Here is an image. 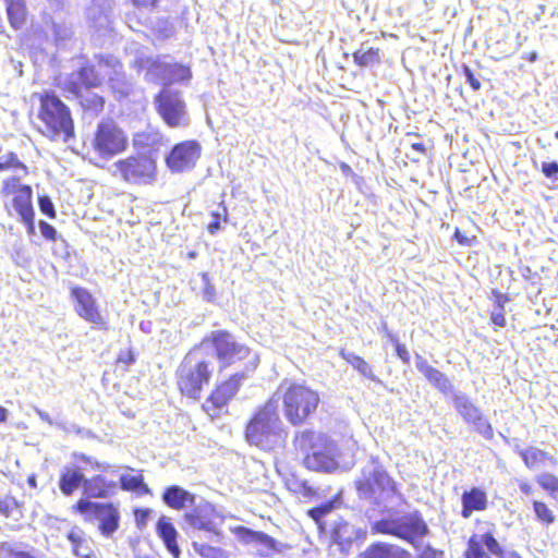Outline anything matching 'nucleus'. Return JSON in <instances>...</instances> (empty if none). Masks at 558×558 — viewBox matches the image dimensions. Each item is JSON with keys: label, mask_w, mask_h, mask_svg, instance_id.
I'll list each match as a JSON object with an SVG mask.
<instances>
[{"label": "nucleus", "mask_w": 558, "mask_h": 558, "mask_svg": "<svg viewBox=\"0 0 558 558\" xmlns=\"http://www.w3.org/2000/svg\"><path fill=\"white\" fill-rule=\"evenodd\" d=\"M191 78V71L189 68L177 63H168L167 75L163 85L172 83L184 82Z\"/></svg>", "instance_id": "72a5a7b5"}, {"label": "nucleus", "mask_w": 558, "mask_h": 558, "mask_svg": "<svg viewBox=\"0 0 558 558\" xmlns=\"http://www.w3.org/2000/svg\"><path fill=\"white\" fill-rule=\"evenodd\" d=\"M39 131L51 140L66 142L73 135V121L66 106L54 95H39Z\"/></svg>", "instance_id": "39448f33"}, {"label": "nucleus", "mask_w": 558, "mask_h": 558, "mask_svg": "<svg viewBox=\"0 0 558 558\" xmlns=\"http://www.w3.org/2000/svg\"><path fill=\"white\" fill-rule=\"evenodd\" d=\"M480 543L497 557H499L505 551L501 549L497 539L489 533L482 535Z\"/></svg>", "instance_id": "c03bdc74"}, {"label": "nucleus", "mask_w": 558, "mask_h": 558, "mask_svg": "<svg viewBox=\"0 0 558 558\" xmlns=\"http://www.w3.org/2000/svg\"><path fill=\"white\" fill-rule=\"evenodd\" d=\"M533 508L535 515L538 521L545 524H551L555 522V515L553 511L542 501H533Z\"/></svg>", "instance_id": "a19ab883"}, {"label": "nucleus", "mask_w": 558, "mask_h": 558, "mask_svg": "<svg viewBox=\"0 0 558 558\" xmlns=\"http://www.w3.org/2000/svg\"><path fill=\"white\" fill-rule=\"evenodd\" d=\"M486 493L477 487H473L462 495V511L463 518L469 519L473 511H483L487 508Z\"/></svg>", "instance_id": "a878e982"}, {"label": "nucleus", "mask_w": 558, "mask_h": 558, "mask_svg": "<svg viewBox=\"0 0 558 558\" xmlns=\"http://www.w3.org/2000/svg\"><path fill=\"white\" fill-rule=\"evenodd\" d=\"M100 71H105L106 78H108L111 88L120 94L126 96L132 89V84L126 80L122 72L121 62L113 56H101L99 58Z\"/></svg>", "instance_id": "2eb2a0df"}, {"label": "nucleus", "mask_w": 558, "mask_h": 558, "mask_svg": "<svg viewBox=\"0 0 558 558\" xmlns=\"http://www.w3.org/2000/svg\"><path fill=\"white\" fill-rule=\"evenodd\" d=\"M86 481L84 474L75 465H65L62 468L59 478V488L65 496H71L80 486L84 487Z\"/></svg>", "instance_id": "b1692460"}, {"label": "nucleus", "mask_w": 558, "mask_h": 558, "mask_svg": "<svg viewBox=\"0 0 558 558\" xmlns=\"http://www.w3.org/2000/svg\"><path fill=\"white\" fill-rule=\"evenodd\" d=\"M113 174L133 184H148L155 178V161L145 156H130L113 163Z\"/></svg>", "instance_id": "9b49d317"}, {"label": "nucleus", "mask_w": 558, "mask_h": 558, "mask_svg": "<svg viewBox=\"0 0 558 558\" xmlns=\"http://www.w3.org/2000/svg\"><path fill=\"white\" fill-rule=\"evenodd\" d=\"M5 170H17L23 174H27V167L22 161H20L17 156L12 151H9L0 157V171Z\"/></svg>", "instance_id": "4c0bfd02"}, {"label": "nucleus", "mask_w": 558, "mask_h": 558, "mask_svg": "<svg viewBox=\"0 0 558 558\" xmlns=\"http://www.w3.org/2000/svg\"><path fill=\"white\" fill-rule=\"evenodd\" d=\"M32 198V187L29 185H22L12 199L13 208L20 216L21 221L31 222L32 216H35Z\"/></svg>", "instance_id": "393cba45"}, {"label": "nucleus", "mask_w": 558, "mask_h": 558, "mask_svg": "<svg viewBox=\"0 0 558 558\" xmlns=\"http://www.w3.org/2000/svg\"><path fill=\"white\" fill-rule=\"evenodd\" d=\"M220 229V220L215 219L213 222L208 225V232L210 234H216L217 231Z\"/></svg>", "instance_id": "680f3d73"}, {"label": "nucleus", "mask_w": 558, "mask_h": 558, "mask_svg": "<svg viewBox=\"0 0 558 558\" xmlns=\"http://www.w3.org/2000/svg\"><path fill=\"white\" fill-rule=\"evenodd\" d=\"M214 508L209 504L198 505L193 510L185 512L183 515L182 529L207 531L216 533V526L213 521Z\"/></svg>", "instance_id": "f3484780"}, {"label": "nucleus", "mask_w": 558, "mask_h": 558, "mask_svg": "<svg viewBox=\"0 0 558 558\" xmlns=\"http://www.w3.org/2000/svg\"><path fill=\"white\" fill-rule=\"evenodd\" d=\"M213 373V367L205 361L198 348L191 351L178 369V385L182 393L196 399L204 385H207Z\"/></svg>", "instance_id": "423d86ee"}, {"label": "nucleus", "mask_w": 558, "mask_h": 558, "mask_svg": "<svg viewBox=\"0 0 558 558\" xmlns=\"http://www.w3.org/2000/svg\"><path fill=\"white\" fill-rule=\"evenodd\" d=\"M155 105L158 113L170 128H185L190 124L186 104L179 92L165 86L155 97Z\"/></svg>", "instance_id": "1a4fd4ad"}, {"label": "nucleus", "mask_w": 558, "mask_h": 558, "mask_svg": "<svg viewBox=\"0 0 558 558\" xmlns=\"http://www.w3.org/2000/svg\"><path fill=\"white\" fill-rule=\"evenodd\" d=\"M452 402L458 414L468 424L485 438L493 437V428L490 424L483 417L481 410L471 401L469 396L461 391H453Z\"/></svg>", "instance_id": "f8f14e48"}, {"label": "nucleus", "mask_w": 558, "mask_h": 558, "mask_svg": "<svg viewBox=\"0 0 558 558\" xmlns=\"http://www.w3.org/2000/svg\"><path fill=\"white\" fill-rule=\"evenodd\" d=\"M119 480L123 490H136L145 494L149 493L142 475L122 474L119 476Z\"/></svg>", "instance_id": "c9c22d12"}, {"label": "nucleus", "mask_w": 558, "mask_h": 558, "mask_svg": "<svg viewBox=\"0 0 558 558\" xmlns=\"http://www.w3.org/2000/svg\"><path fill=\"white\" fill-rule=\"evenodd\" d=\"M499 558H521L517 553L514 551H504Z\"/></svg>", "instance_id": "0e129e2a"}, {"label": "nucleus", "mask_w": 558, "mask_h": 558, "mask_svg": "<svg viewBox=\"0 0 558 558\" xmlns=\"http://www.w3.org/2000/svg\"><path fill=\"white\" fill-rule=\"evenodd\" d=\"M353 60L360 66H373L380 62L379 49L363 44L360 49L353 53Z\"/></svg>", "instance_id": "2f4dec72"}, {"label": "nucleus", "mask_w": 558, "mask_h": 558, "mask_svg": "<svg viewBox=\"0 0 558 558\" xmlns=\"http://www.w3.org/2000/svg\"><path fill=\"white\" fill-rule=\"evenodd\" d=\"M8 16L11 25L19 29L25 22L26 10L24 2H9L7 7Z\"/></svg>", "instance_id": "f704fd0d"}, {"label": "nucleus", "mask_w": 558, "mask_h": 558, "mask_svg": "<svg viewBox=\"0 0 558 558\" xmlns=\"http://www.w3.org/2000/svg\"><path fill=\"white\" fill-rule=\"evenodd\" d=\"M298 493L304 498H314L317 495V490L307 482L299 484Z\"/></svg>", "instance_id": "5fc2aeb1"}, {"label": "nucleus", "mask_w": 558, "mask_h": 558, "mask_svg": "<svg viewBox=\"0 0 558 558\" xmlns=\"http://www.w3.org/2000/svg\"><path fill=\"white\" fill-rule=\"evenodd\" d=\"M39 229L44 238L51 241L56 240L57 230L51 225L46 221H40Z\"/></svg>", "instance_id": "864d4df0"}, {"label": "nucleus", "mask_w": 558, "mask_h": 558, "mask_svg": "<svg viewBox=\"0 0 558 558\" xmlns=\"http://www.w3.org/2000/svg\"><path fill=\"white\" fill-rule=\"evenodd\" d=\"M542 172L545 174V177L557 180L558 174V162H543L542 163Z\"/></svg>", "instance_id": "603ef678"}, {"label": "nucleus", "mask_w": 558, "mask_h": 558, "mask_svg": "<svg viewBox=\"0 0 558 558\" xmlns=\"http://www.w3.org/2000/svg\"><path fill=\"white\" fill-rule=\"evenodd\" d=\"M492 320H493V323L495 325H497L499 327H504L505 324H506V318H505V316L501 313L493 314L492 315Z\"/></svg>", "instance_id": "052dcab7"}, {"label": "nucleus", "mask_w": 558, "mask_h": 558, "mask_svg": "<svg viewBox=\"0 0 558 558\" xmlns=\"http://www.w3.org/2000/svg\"><path fill=\"white\" fill-rule=\"evenodd\" d=\"M17 507L16 501L12 497L0 498V513L9 517Z\"/></svg>", "instance_id": "09e8293b"}, {"label": "nucleus", "mask_w": 558, "mask_h": 558, "mask_svg": "<svg viewBox=\"0 0 558 558\" xmlns=\"http://www.w3.org/2000/svg\"><path fill=\"white\" fill-rule=\"evenodd\" d=\"M287 433L280 420L276 399H269L251 418L246 426V440L263 450L280 446Z\"/></svg>", "instance_id": "f03ea898"}, {"label": "nucleus", "mask_w": 558, "mask_h": 558, "mask_svg": "<svg viewBox=\"0 0 558 558\" xmlns=\"http://www.w3.org/2000/svg\"><path fill=\"white\" fill-rule=\"evenodd\" d=\"M100 504L92 502L85 499L78 500L76 504V509L81 513H93L95 515L97 507H99Z\"/></svg>", "instance_id": "3c124183"}, {"label": "nucleus", "mask_w": 558, "mask_h": 558, "mask_svg": "<svg viewBox=\"0 0 558 558\" xmlns=\"http://www.w3.org/2000/svg\"><path fill=\"white\" fill-rule=\"evenodd\" d=\"M213 217L219 220L222 218L225 221H228V210L223 202L220 203L219 209L213 213Z\"/></svg>", "instance_id": "13d9d810"}, {"label": "nucleus", "mask_w": 558, "mask_h": 558, "mask_svg": "<svg viewBox=\"0 0 558 558\" xmlns=\"http://www.w3.org/2000/svg\"><path fill=\"white\" fill-rule=\"evenodd\" d=\"M72 296L75 300V311L80 317L93 324L98 329H108L106 317L99 312L94 296L83 288H73Z\"/></svg>", "instance_id": "ddd939ff"}, {"label": "nucleus", "mask_w": 558, "mask_h": 558, "mask_svg": "<svg viewBox=\"0 0 558 558\" xmlns=\"http://www.w3.org/2000/svg\"><path fill=\"white\" fill-rule=\"evenodd\" d=\"M335 502V500L327 501L319 507H315L308 510V515L316 522L320 530H325V523L323 522V519L333 510Z\"/></svg>", "instance_id": "58836bf2"}, {"label": "nucleus", "mask_w": 558, "mask_h": 558, "mask_svg": "<svg viewBox=\"0 0 558 558\" xmlns=\"http://www.w3.org/2000/svg\"><path fill=\"white\" fill-rule=\"evenodd\" d=\"M193 548L203 558H229L226 550L207 544L194 543Z\"/></svg>", "instance_id": "ea45409f"}, {"label": "nucleus", "mask_w": 558, "mask_h": 558, "mask_svg": "<svg viewBox=\"0 0 558 558\" xmlns=\"http://www.w3.org/2000/svg\"><path fill=\"white\" fill-rule=\"evenodd\" d=\"M199 156L201 145L196 141H185L172 148L167 165L172 171L182 172L192 169Z\"/></svg>", "instance_id": "4468645a"}, {"label": "nucleus", "mask_w": 558, "mask_h": 558, "mask_svg": "<svg viewBox=\"0 0 558 558\" xmlns=\"http://www.w3.org/2000/svg\"><path fill=\"white\" fill-rule=\"evenodd\" d=\"M412 148L415 149L418 153H424L425 151V147H424L423 143H414V144H412Z\"/></svg>", "instance_id": "338daca9"}, {"label": "nucleus", "mask_w": 558, "mask_h": 558, "mask_svg": "<svg viewBox=\"0 0 558 558\" xmlns=\"http://www.w3.org/2000/svg\"><path fill=\"white\" fill-rule=\"evenodd\" d=\"M8 411L3 407H0V423L7 420Z\"/></svg>", "instance_id": "774afa93"}, {"label": "nucleus", "mask_w": 558, "mask_h": 558, "mask_svg": "<svg viewBox=\"0 0 558 558\" xmlns=\"http://www.w3.org/2000/svg\"><path fill=\"white\" fill-rule=\"evenodd\" d=\"M38 205H39V209L43 214L47 215L49 218L56 217L54 206L49 196H47V195L39 196Z\"/></svg>", "instance_id": "de8ad7c7"}, {"label": "nucleus", "mask_w": 558, "mask_h": 558, "mask_svg": "<svg viewBox=\"0 0 558 558\" xmlns=\"http://www.w3.org/2000/svg\"><path fill=\"white\" fill-rule=\"evenodd\" d=\"M157 533L162 539L166 548L173 555L174 558H179L180 548L177 543L178 532L174 525L170 522L169 518L162 515L157 522Z\"/></svg>", "instance_id": "cd10ccee"}, {"label": "nucleus", "mask_w": 558, "mask_h": 558, "mask_svg": "<svg viewBox=\"0 0 558 558\" xmlns=\"http://www.w3.org/2000/svg\"><path fill=\"white\" fill-rule=\"evenodd\" d=\"M463 74L466 78V82L471 85V87L474 90H478L481 88L480 80L475 77V75L468 65H463Z\"/></svg>", "instance_id": "6e6d98bb"}, {"label": "nucleus", "mask_w": 558, "mask_h": 558, "mask_svg": "<svg viewBox=\"0 0 558 558\" xmlns=\"http://www.w3.org/2000/svg\"><path fill=\"white\" fill-rule=\"evenodd\" d=\"M519 488H520V490H521L523 494H525V495H531V494H532V487H531V485H529V484H527V483H525V482L520 483Z\"/></svg>", "instance_id": "e2e57ef3"}, {"label": "nucleus", "mask_w": 558, "mask_h": 558, "mask_svg": "<svg viewBox=\"0 0 558 558\" xmlns=\"http://www.w3.org/2000/svg\"><path fill=\"white\" fill-rule=\"evenodd\" d=\"M537 483L545 489L553 494L558 492V478L549 473L541 474L537 477Z\"/></svg>", "instance_id": "79ce46f5"}, {"label": "nucleus", "mask_w": 558, "mask_h": 558, "mask_svg": "<svg viewBox=\"0 0 558 558\" xmlns=\"http://www.w3.org/2000/svg\"><path fill=\"white\" fill-rule=\"evenodd\" d=\"M23 553L24 551L15 550L11 543H2L0 545V558H17V556L23 555Z\"/></svg>", "instance_id": "8fccbe9b"}, {"label": "nucleus", "mask_w": 558, "mask_h": 558, "mask_svg": "<svg viewBox=\"0 0 558 558\" xmlns=\"http://www.w3.org/2000/svg\"><path fill=\"white\" fill-rule=\"evenodd\" d=\"M128 146V136L113 121L107 120L98 124L93 147L104 159H110L123 153Z\"/></svg>", "instance_id": "9d476101"}, {"label": "nucleus", "mask_w": 558, "mask_h": 558, "mask_svg": "<svg viewBox=\"0 0 558 558\" xmlns=\"http://www.w3.org/2000/svg\"><path fill=\"white\" fill-rule=\"evenodd\" d=\"M330 536L335 544L339 545L341 551H345L350 548L353 539L365 537V532L355 529L343 520L335 521Z\"/></svg>", "instance_id": "412c9836"}, {"label": "nucleus", "mask_w": 558, "mask_h": 558, "mask_svg": "<svg viewBox=\"0 0 558 558\" xmlns=\"http://www.w3.org/2000/svg\"><path fill=\"white\" fill-rule=\"evenodd\" d=\"M117 487V482L108 481L102 475H97L84 481V494L89 498L109 497L116 492Z\"/></svg>", "instance_id": "5701e85b"}, {"label": "nucleus", "mask_w": 558, "mask_h": 558, "mask_svg": "<svg viewBox=\"0 0 558 558\" xmlns=\"http://www.w3.org/2000/svg\"><path fill=\"white\" fill-rule=\"evenodd\" d=\"M361 558H411V556L397 545L379 542L368 546L361 554Z\"/></svg>", "instance_id": "bb28decb"}, {"label": "nucleus", "mask_w": 558, "mask_h": 558, "mask_svg": "<svg viewBox=\"0 0 558 558\" xmlns=\"http://www.w3.org/2000/svg\"><path fill=\"white\" fill-rule=\"evenodd\" d=\"M198 349L203 354H215L221 367L245 360L247 372H252L259 363L256 353L236 342L233 336L226 331H213L209 337L202 341Z\"/></svg>", "instance_id": "20e7f679"}, {"label": "nucleus", "mask_w": 558, "mask_h": 558, "mask_svg": "<svg viewBox=\"0 0 558 558\" xmlns=\"http://www.w3.org/2000/svg\"><path fill=\"white\" fill-rule=\"evenodd\" d=\"M415 366L417 371L422 373L425 378L441 393L452 395L453 391H456L450 379L444 373L429 365L423 356L416 355Z\"/></svg>", "instance_id": "aec40b11"}, {"label": "nucleus", "mask_w": 558, "mask_h": 558, "mask_svg": "<svg viewBox=\"0 0 558 558\" xmlns=\"http://www.w3.org/2000/svg\"><path fill=\"white\" fill-rule=\"evenodd\" d=\"M244 378V373H238L218 386L208 398L207 407L210 404L215 410L223 408L235 396Z\"/></svg>", "instance_id": "6ab92c4d"}, {"label": "nucleus", "mask_w": 558, "mask_h": 558, "mask_svg": "<svg viewBox=\"0 0 558 558\" xmlns=\"http://www.w3.org/2000/svg\"><path fill=\"white\" fill-rule=\"evenodd\" d=\"M23 222L26 225L29 233H33L35 231L34 216H32L31 222H28V221H23Z\"/></svg>", "instance_id": "69168bd1"}, {"label": "nucleus", "mask_w": 558, "mask_h": 558, "mask_svg": "<svg viewBox=\"0 0 558 558\" xmlns=\"http://www.w3.org/2000/svg\"><path fill=\"white\" fill-rule=\"evenodd\" d=\"M293 442L304 454L303 464L308 470L332 472L338 469V446L325 434L304 429L295 434Z\"/></svg>", "instance_id": "f257e3e1"}, {"label": "nucleus", "mask_w": 558, "mask_h": 558, "mask_svg": "<svg viewBox=\"0 0 558 558\" xmlns=\"http://www.w3.org/2000/svg\"><path fill=\"white\" fill-rule=\"evenodd\" d=\"M270 399H276V404L282 400L283 414L294 426L300 425L312 415L318 404L319 395L307 386L295 383H282Z\"/></svg>", "instance_id": "7ed1b4c3"}, {"label": "nucleus", "mask_w": 558, "mask_h": 558, "mask_svg": "<svg viewBox=\"0 0 558 558\" xmlns=\"http://www.w3.org/2000/svg\"><path fill=\"white\" fill-rule=\"evenodd\" d=\"M466 558H490L483 549L482 544L475 538L469 541Z\"/></svg>", "instance_id": "a18cd8bd"}, {"label": "nucleus", "mask_w": 558, "mask_h": 558, "mask_svg": "<svg viewBox=\"0 0 558 558\" xmlns=\"http://www.w3.org/2000/svg\"><path fill=\"white\" fill-rule=\"evenodd\" d=\"M105 71H100L99 62L96 66L88 65L81 69L78 73L80 81L82 84L87 87H96L99 86L102 81L106 78Z\"/></svg>", "instance_id": "473e14b6"}, {"label": "nucleus", "mask_w": 558, "mask_h": 558, "mask_svg": "<svg viewBox=\"0 0 558 558\" xmlns=\"http://www.w3.org/2000/svg\"><path fill=\"white\" fill-rule=\"evenodd\" d=\"M36 414L40 417L41 421L48 423L49 425L53 424V421L49 416V414L38 408L35 409Z\"/></svg>", "instance_id": "bf43d9fd"}, {"label": "nucleus", "mask_w": 558, "mask_h": 558, "mask_svg": "<svg viewBox=\"0 0 558 558\" xmlns=\"http://www.w3.org/2000/svg\"><path fill=\"white\" fill-rule=\"evenodd\" d=\"M388 338L396 347V353L400 360L404 363H409L410 354L404 344H401L396 336L390 332H387Z\"/></svg>", "instance_id": "49530a36"}, {"label": "nucleus", "mask_w": 558, "mask_h": 558, "mask_svg": "<svg viewBox=\"0 0 558 558\" xmlns=\"http://www.w3.org/2000/svg\"><path fill=\"white\" fill-rule=\"evenodd\" d=\"M359 495L376 504L391 498L396 494V485L387 472L377 463L371 462L356 481Z\"/></svg>", "instance_id": "0eeeda50"}, {"label": "nucleus", "mask_w": 558, "mask_h": 558, "mask_svg": "<svg viewBox=\"0 0 558 558\" xmlns=\"http://www.w3.org/2000/svg\"><path fill=\"white\" fill-rule=\"evenodd\" d=\"M520 456L522 457L525 465L530 469L535 468L547 459V453L535 447L521 450Z\"/></svg>", "instance_id": "e433bc0d"}, {"label": "nucleus", "mask_w": 558, "mask_h": 558, "mask_svg": "<svg viewBox=\"0 0 558 558\" xmlns=\"http://www.w3.org/2000/svg\"><path fill=\"white\" fill-rule=\"evenodd\" d=\"M66 537L72 545V551L75 556L80 558H93L92 541L86 536L83 530L77 526L72 527Z\"/></svg>", "instance_id": "c756f323"}, {"label": "nucleus", "mask_w": 558, "mask_h": 558, "mask_svg": "<svg viewBox=\"0 0 558 558\" xmlns=\"http://www.w3.org/2000/svg\"><path fill=\"white\" fill-rule=\"evenodd\" d=\"M22 184H20V177L13 175L11 178H8L3 180L2 186H1V194L3 196H8L11 194H17L19 187H21Z\"/></svg>", "instance_id": "37998d69"}, {"label": "nucleus", "mask_w": 558, "mask_h": 558, "mask_svg": "<svg viewBox=\"0 0 558 558\" xmlns=\"http://www.w3.org/2000/svg\"><path fill=\"white\" fill-rule=\"evenodd\" d=\"M372 532L374 534H390L417 547L415 538L427 534L428 527L420 514L410 513L393 520L376 521L372 524Z\"/></svg>", "instance_id": "6e6552de"}, {"label": "nucleus", "mask_w": 558, "mask_h": 558, "mask_svg": "<svg viewBox=\"0 0 558 558\" xmlns=\"http://www.w3.org/2000/svg\"><path fill=\"white\" fill-rule=\"evenodd\" d=\"M340 355L343 360H345L354 369H356L362 376L371 379L377 380L375 374L371 365L361 356L354 354L353 352H349L345 350H341Z\"/></svg>", "instance_id": "7c9ffc66"}, {"label": "nucleus", "mask_w": 558, "mask_h": 558, "mask_svg": "<svg viewBox=\"0 0 558 558\" xmlns=\"http://www.w3.org/2000/svg\"><path fill=\"white\" fill-rule=\"evenodd\" d=\"M235 534L245 544L254 546L260 557H269L272 553L280 551L279 543L264 532L240 526L235 529Z\"/></svg>", "instance_id": "dca6fc26"}, {"label": "nucleus", "mask_w": 558, "mask_h": 558, "mask_svg": "<svg viewBox=\"0 0 558 558\" xmlns=\"http://www.w3.org/2000/svg\"><path fill=\"white\" fill-rule=\"evenodd\" d=\"M162 500L167 506L180 510L186 506H193L195 496L184 488L173 485L165 490Z\"/></svg>", "instance_id": "c85d7f7f"}, {"label": "nucleus", "mask_w": 558, "mask_h": 558, "mask_svg": "<svg viewBox=\"0 0 558 558\" xmlns=\"http://www.w3.org/2000/svg\"><path fill=\"white\" fill-rule=\"evenodd\" d=\"M418 558H444V551L437 550L432 546L427 545L418 554Z\"/></svg>", "instance_id": "4d7b16f0"}, {"label": "nucleus", "mask_w": 558, "mask_h": 558, "mask_svg": "<svg viewBox=\"0 0 558 558\" xmlns=\"http://www.w3.org/2000/svg\"><path fill=\"white\" fill-rule=\"evenodd\" d=\"M95 517L99 521V530L102 535L111 536L118 530L120 517L112 504H100Z\"/></svg>", "instance_id": "4be33fe9"}, {"label": "nucleus", "mask_w": 558, "mask_h": 558, "mask_svg": "<svg viewBox=\"0 0 558 558\" xmlns=\"http://www.w3.org/2000/svg\"><path fill=\"white\" fill-rule=\"evenodd\" d=\"M168 61L160 57L140 54L132 61V66L137 70H145V80L151 83H165Z\"/></svg>", "instance_id": "a211bd4d"}]
</instances>
